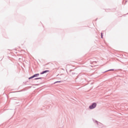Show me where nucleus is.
I'll use <instances>...</instances> for the list:
<instances>
[{"instance_id":"obj_3","label":"nucleus","mask_w":128,"mask_h":128,"mask_svg":"<svg viewBox=\"0 0 128 128\" xmlns=\"http://www.w3.org/2000/svg\"><path fill=\"white\" fill-rule=\"evenodd\" d=\"M40 74H35L32 76L28 78V80H31V78H36L38 76H39Z\"/></svg>"},{"instance_id":"obj_8","label":"nucleus","mask_w":128,"mask_h":128,"mask_svg":"<svg viewBox=\"0 0 128 128\" xmlns=\"http://www.w3.org/2000/svg\"><path fill=\"white\" fill-rule=\"evenodd\" d=\"M110 70H114V69H112V70H108V72L110 71Z\"/></svg>"},{"instance_id":"obj_1","label":"nucleus","mask_w":128,"mask_h":128,"mask_svg":"<svg viewBox=\"0 0 128 128\" xmlns=\"http://www.w3.org/2000/svg\"><path fill=\"white\" fill-rule=\"evenodd\" d=\"M96 108V103H93L89 106V108H90V110H94V108Z\"/></svg>"},{"instance_id":"obj_7","label":"nucleus","mask_w":128,"mask_h":128,"mask_svg":"<svg viewBox=\"0 0 128 128\" xmlns=\"http://www.w3.org/2000/svg\"><path fill=\"white\" fill-rule=\"evenodd\" d=\"M40 78H36L35 80H40Z\"/></svg>"},{"instance_id":"obj_2","label":"nucleus","mask_w":128,"mask_h":128,"mask_svg":"<svg viewBox=\"0 0 128 128\" xmlns=\"http://www.w3.org/2000/svg\"><path fill=\"white\" fill-rule=\"evenodd\" d=\"M94 122L96 124H98V126H102V124L100 122H98L96 120H94Z\"/></svg>"},{"instance_id":"obj_6","label":"nucleus","mask_w":128,"mask_h":128,"mask_svg":"<svg viewBox=\"0 0 128 128\" xmlns=\"http://www.w3.org/2000/svg\"><path fill=\"white\" fill-rule=\"evenodd\" d=\"M101 38H102V33H101Z\"/></svg>"},{"instance_id":"obj_4","label":"nucleus","mask_w":128,"mask_h":128,"mask_svg":"<svg viewBox=\"0 0 128 128\" xmlns=\"http://www.w3.org/2000/svg\"><path fill=\"white\" fill-rule=\"evenodd\" d=\"M46 72H50V70H46L45 71H44V72H42L40 73V74H46Z\"/></svg>"},{"instance_id":"obj_5","label":"nucleus","mask_w":128,"mask_h":128,"mask_svg":"<svg viewBox=\"0 0 128 128\" xmlns=\"http://www.w3.org/2000/svg\"><path fill=\"white\" fill-rule=\"evenodd\" d=\"M58 82H60V81H57L56 82H54V84H58Z\"/></svg>"}]
</instances>
